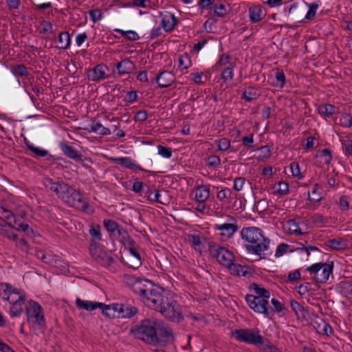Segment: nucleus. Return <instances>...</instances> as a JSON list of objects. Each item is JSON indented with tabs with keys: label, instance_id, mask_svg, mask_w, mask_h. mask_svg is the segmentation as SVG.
Instances as JSON below:
<instances>
[{
	"label": "nucleus",
	"instance_id": "obj_30",
	"mask_svg": "<svg viewBox=\"0 0 352 352\" xmlns=\"http://www.w3.org/2000/svg\"><path fill=\"white\" fill-rule=\"evenodd\" d=\"M116 68L118 74L123 76L131 73L135 68V65L131 60L124 59L117 63Z\"/></svg>",
	"mask_w": 352,
	"mask_h": 352
},
{
	"label": "nucleus",
	"instance_id": "obj_63",
	"mask_svg": "<svg viewBox=\"0 0 352 352\" xmlns=\"http://www.w3.org/2000/svg\"><path fill=\"white\" fill-rule=\"evenodd\" d=\"M289 250V245L285 243H282L278 245L276 248V251L275 253V256L278 257L283 256L284 254L291 252Z\"/></svg>",
	"mask_w": 352,
	"mask_h": 352
},
{
	"label": "nucleus",
	"instance_id": "obj_20",
	"mask_svg": "<svg viewBox=\"0 0 352 352\" xmlns=\"http://www.w3.org/2000/svg\"><path fill=\"white\" fill-rule=\"evenodd\" d=\"M76 305L78 309H84L88 311H92L96 309H100L103 314L104 309L107 308V305L104 303L85 300L79 298H77L76 300Z\"/></svg>",
	"mask_w": 352,
	"mask_h": 352
},
{
	"label": "nucleus",
	"instance_id": "obj_16",
	"mask_svg": "<svg viewBox=\"0 0 352 352\" xmlns=\"http://www.w3.org/2000/svg\"><path fill=\"white\" fill-rule=\"evenodd\" d=\"M109 69L107 65L100 63L88 69L86 75L89 80L100 82L109 78Z\"/></svg>",
	"mask_w": 352,
	"mask_h": 352
},
{
	"label": "nucleus",
	"instance_id": "obj_62",
	"mask_svg": "<svg viewBox=\"0 0 352 352\" xmlns=\"http://www.w3.org/2000/svg\"><path fill=\"white\" fill-rule=\"evenodd\" d=\"M289 167L291 173L294 177H298L299 179H301L302 177V176L301 175L298 163L293 162L290 164Z\"/></svg>",
	"mask_w": 352,
	"mask_h": 352
},
{
	"label": "nucleus",
	"instance_id": "obj_44",
	"mask_svg": "<svg viewBox=\"0 0 352 352\" xmlns=\"http://www.w3.org/2000/svg\"><path fill=\"white\" fill-rule=\"evenodd\" d=\"M275 78L276 80V83L272 85L274 87H278L283 89L286 82V77L283 70L277 69L275 74Z\"/></svg>",
	"mask_w": 352,
	"mask_h": 352
},
{
	"label": "nucleus",
	"instance_id": "obj_42",
	"mask_svg": "<svg viewBox=\"0 0 352 352\" xmlns=\"http://www.w3.org/2000/svg\"><path fill=\"white\" fill-rule=\"evenodd\" d=\"M227 268L232 274L245 276L247 274L246 267L245 266L235 263L234 261H232V264L228 265Z\"/></svg>",
	"mask_w": 352,
	"mask_h": 352
},
{
	"label": "nucleus",
	"instance_id": "obj_64",
	"mask_svg": "<svg viewBox=\"0 0 352 352\" xmlns=\"http://www.w3.org/2000/svg\"><path fill=\"white\" fill-rule=\"evenodd\" d=\"M231 195V190L228 188H225L217 192V197L219 200L223 201L227 198H230Z\"/></svg>",
	"mask_w": 352,
	"mask_h": 352
},
{
	"label": "nucleus",
	"instance_id": "obj_38",
	"mask_svg": "<svg viewBox=\"0 0 352 352\" xmlns=\"http://www.w3.org/2000/svg\"><path fill=\"white\" fill-rule=\"evenodd\" d=\"M260 96V93L257 88L254 87H248L245 89L242 99L245 100L246 102H250L252 100L257 99Z\"/></svg>",
	"mask_w": 352,
	"mask_h": 352
},
{
	"label": "nucleus",
	"instance_id": "obj_45",
	"mask_svg": "<svg viewBox=\"0 0 352 352\" xmlns=\"http://www.w3.org/2000/svg\"><path fill=\"white\" fill-rule=\"evenodd\" d=\"M228 8L223 3H216L212 7V15L217 17H223L228 13Z\"/></svg>",
	"mask_w": 352,
	"mask_h": 352
},
{
	"label": "nucleus",
	"instance_id": "obj_50",
	"mask_svg": "<svg viewBox=\"0 0 352 352\" xmlns=\"http://www.w3.org/2000/svg\"><path fill=\"white\" fill-rule=\"evenodd\" d=\"M26 146L36 156L38 157H45L47 155L48 152L47 150L39 147L35 146L32 144L26 143Z\"/></svg>",
	"mask_w": 352,
	"mask_h": 352
},
{
	"label": "nucleus",
	"instance_id": "obj_6",
	"mask_svg": "<svg viewBox=\"0 0 352 352\" xmlns=\"http://www.w3.org/2000/svg\"><path fill=\"white\" fill-rule=\"evenodd\" d=\"M130 333L135 338L153 346H163L173 341L172 331H130Z\"/></svg>",
	"mask_w": 352,
	"mask_h": 352
},
{
	"label": "nucleus",
	"instance_id": "obj_57",
	"mask_svg": "<svg viewBox=\"0 0 352 352\" xmlns=\"http://www.w3.org/2000/svg\"><path fill=\"white\" fill-rule=\"evenodd\" d=\"M342 292L349 298H352V283L351 281L342 282L340 284Z\"/></svg>",
	"mask_w": 352,
	"mask_h": 352
},
{
	"label": "nucleus",
	"instance_id": "obj_59",
	"mask_svg": "<svg viewBox=\"0 0 352 352\" xmlns=\"http://www.w3.org/2000/svg\"><path fill=\"white\" fill-rule=\"evenodd\" d=\"M89 17H90L91 20L94 23H96L98 21H100L103 17V14H102V12L100 11V10H99V9H95V10H90L89 12Z\"/></svg>",
	"mask_w": 352,
	"mask_h": 352
},
{
	"label": "nucleus",
	"instance_id": "obj_37",
	"mask_svg": "<svg viewBox=\"0 0 352 352\" xmlns=\"http://www.w3.org/2000/svg\"><path fill=\"white\" fill-rule=\"evenodd\" d=\"M322 188L318 184H315L311 191L308 192V199L310 201L318 203L322 199Z\"/></svg>",
	"mask_w": 352,
	"mask_h": 352
},
{
	"label": "nucleus",
	"instance_id": "obj_18",
	"mask_svg": "<svg viewBox=\"0 0 352 352\" xmlns=\"http://www.w3.org/2000/svg\"><path fill=\"white\" fill-rule=\"evenodd\" d=\"M137 330H166V328L161 320L148 317L140 322Z\"/></svg>",
	"mask_w": 352,
	"mask_h": 352
},
{
	"label": "nucleus",
	"instance_id": "obj_4",
	"mask_svg": "<svg viewBox=\"0 0 352 352\" xmlns=\"http://www.w3.org/2000/svg\"><path fill=\"white\" fill-rule=\"evenodd\" d=\"M1 295L3 300L10 303V315L11 317H18L23 312V305L25 301L24 292L12 287L9 283H3L0 285Z\"/></svg>",
	"mask_w": 352,
	"mask_h": 352
},
{
	"label": "nucleus",
	"instance_id": "obj_12",
	"mask_svg": "<svg viewBox=\"0 0 352 352\" xmlns=\"http://www.w3.org/2000/svg\"><path fill=\"white\" fill-rule=\"evenodd\" d=\"M213 229L218 232L217 234L222 241H226L237 232V221L234 218H230L223 223L214 224Z\"/></svg>",
	"mask_w": 352,
	"mask_h": 352
},
{
	"label": "nucleus",
	"instance_id": "obj_23",
	"mask_svg": "<svg viewBox=\"0 0 352 352\" xmlns=\"http://www.w3.org/2000/svg\"><path fill=\"white\" fill-rule=\"evenodd\" d=\"M126 264L131 268L137 269L141 264V256L134 247H130L126 250Z\"/></svg>",
	"mask_w": 352,
	"mask_h": 352
},
{
	"label": "nucleus",
	"instance_id": "obj_17",
	"mask_svg": "<svg viewBox=\"0 0 352 352\" xmlns=\"http://www.w3.org/2000/svg\"><path fill=\"white\" fill-rule=\"evenodd\" d=\"M159 17L160 25L166 32H171L178 23V19L175 14L168 11L160 12Z\"/></svg>",
	"mask_w": 352,
	"mask_h": 352
},
{
	"label": "nucleus",
	"instance_id": "obj_8",
	"mask_svg": "<svg viewBox=\"0 0 352 352\" xmlns=\"http://www.w3.org/2000/svg\"><path fill=\"white\" fill-rule=\"evenodd\" d=\"M138 313V309L129 304L113 303L107 305L104 314L108 317L131 318Z\"/></svg>",
	"mask_w": 352,
	"mask_h": 352
},
{
	"label": "nucleus",
	"instance_id": "obj_34",
	"mask_svg": "<svg viewBox=\"0 0 352 352\" xmlns=\"http://www.w3.org/2000/svg\"><path fill=\"white\" fill-rule=\"evenodd\" d=\"M327 246L334 250H343L347 248L348 242L342 238H335L328 241Z\"/></svg>",
	"mask_w": 352,
	"mask_h": 352
},
{
	"label": "nucleus",
	"instance_id": "obj_1",
	"mask_svg": "<svg viewBox=\"0 0 352 352\" xmlns=\"http://www.w3.org/2000/svg\"><path fill=\"white\" fill-rule=\"evenodd\" d=\"M44 184L69 206L80 209L83 212L89 211V203L83 199L78 190L71 186L62 182H54L50 178L45 179Z\"/></svg>",
	"mask_w": 352,
	"mask_h": 352
},
{
	"label": "nucleus",
	"instance_id": "obj_47",
	"mask_svg": "<svg viewBox=\"0 0 352 352\" xmlns=\"http://www.w3.org/2000/svg\"><path fill=\"white\" fill-rule=\"evenodd\" d=\"M92 241H99L102 239L101 228L99 225H92L89 230Z\"/></svg>",
	"mask_w": 352,
	"mask_h": 352
},
{
	"label": "nucleus",
	"instance_id": "obj_33",
	"mask_svg": "<svg viewBox=\"0 0 352 352\" xmlns=\"http://www.w3.org/2000/svg\"><path fill=\"white\" fill-rule=\"evenodd\" d=\"M17 218L11 210L3 207L0 208V219L3 220L9 226H16Z\"/></svg>",
	"mask_w": 352,
	"mask_h": 352
},
{
	"label": "nucleus",
	"instance_id": "obj_25",
	"mask_svg": "<svg viewBox=\"0 0 352 352\" xmlns=\"http://www.w3.org/2000/svg\"><path fill=\"white\" fill-rule=\"evenodd\" d=\"M55 43V47L58 50H66L69 49L72 45V38L69 33L67 31L59 32Z\"/></svg>",
	"mask_w": 352,
	"mask_h": 352
},
{
	"label": "nucleus",
	"instance_id": "obj_7",
	"mask_svg": "<svg viewBox=\"0 0 352 352\" xmlns=\"http://www.w3.org/2000/svg\"><path fill=\"white\" fill-rule=\"evenodd\" d=\"M334 263L332 261L327 262H318L313 263L305 268L310 277L319 283H327L331 277H333Z\"/></svg>",
	"mask_w": 352,
	"mask_h": 352
},
{
	"label": "nucleus",
	"instance_id": "obj_22",
	"mask_svg": "<svg viewBox=\"0 0 352 352\" xmlns=\"http://www.w3.org/2000/svg\"><path fill=\"white\" fill-rule=\"evenodd\" d=\"M196 202L206 201L210 197V188L209 185L197 184L192 192Z\"/></svg>",
	"mask_w": 352,
	"mask_h": 352
},
{
	"label": "nucleus",
	"instance_id": "obj_51",
	"mask_svg": "<svg viewBox=\"0 0 352 352\" xmlns=\"http://www.w3.org/2000/svg\"><path fill=\"white\" fill-rule=\"evenodd\" d=\"M274 192L280 195H285L289 192V184L287 182H279L274 186Z\"/></svg>",
	"mask_w": 352,
	"mask_h": 352
},
{
	"label": "nucleus",
	"instance_id": "obj_28",
	"mask_svg": "<svg viewBox=\"0 0 352 352\" xmlns=\"http://www.w3.org/2000/svg\"><path fill=\"white\" fill-rule=\"evenodd\" d=\"M60 148L63 154L70 159L77 160H80L81 157L80 153L65 142H61L60 143Z\"/></svg>",
	"mask_w": 352,
	"mask_h": 352
},
{
	"label": "nucleus",
	"instance_id": "obj_43",
	"mask_svg": "<svg viewBox=\"0 0 352 352\" xmlns=\"http://www.w3.org/2000/svg\"><path fill=\"white\" fill-rule=\"evenodd\" d=\"M189 77L190 80L197 85H203L206 80V76H204V73L203 72H199L197 69H194V71L190 73Z\"/></svg>",
	"mask_w": 352,
	"mask_h": 352
},
{
	"label": "nucleus",
	"instance_id": "obj_29",
	"mask_svg": "<svg viewBox=\"0 0 352 352\" xmlns=\"http://www.w3.org/2000/svg\"><path fill=\"white\" fill-rule=\"evenodd\" d=\"M9 70L16 78H17L19 85H21V81L19 79V77H27L30 73V69L23 64L12 65L10 67Z\"/></svg>",
	"mask_w": 352,
	"mask_h": 352
},
{
	"label": "nucleus",
	"instance_id": "obj_55",
	"mask_svg": "<svg viewBox=\"0 0 352 352\" xmlns=\"http://www.w3.org/2000/svg\"><path fill=\"white\" fill-rule=\"evenodd\" d=\"M214 144L220 151H226L230 147V141L226 138L215 140Z\"/></svg>",
	"mask_w": 352,
	"mask_h": 352
},
{
	"label": "nucleus",
	"instance_id": "obj_14",
	"mask_svg": "<svg viewBox=\"0 0 352 352\" xmlns=\"http://www.w3.org/2000/svg\"><path fill=\"white\" fill-rule=\"evenodd\" d=\"M128 284L131 286L133 292L139 296L140 300L151 289L153 288V284L151 281L135 276L128 278Z\"/></svg>",
	"mask_w": 352,
	"mask_h": 352
},
{
	"label": "nucleus",
	"instance_id": "obj_39",
	"mask_svg": "<svg viewBox=\"0 0 352 352\" xmlns=\"http://www.w3.org/2000/svg\"><path fill=\"white\" fill-rule=\"evenodd\" d=\"M290 305L298 318L304 319L308 316L307 311L298 302L291 300Z\"/></svg>",
	"mask_w": 352,
	"mask_h": 352
},
{
	"label": "nucleus",
	"instance_id": "obj_36",
	"mask_svg": "<svg viewBox=\"0 0 352 352\" xmlns=\"http://www.w3.org/2000/svg\"><path fill=\"white\" fill-rule=\"evenodd\" d=\"M230 60H231V58L229 55H228V54L221 55L219 60L212 67V69L214 72H219L221 69H223L226 67L230 66Z\"/></svg>",
	"mask_w": 352,
	"mask_h": 352
},
{
	"label": "nucleus",
	"instance_id": "obj_27",
	"mask_svg": "<svg viewBox=\"0 0 352 352\" xmlns=\"http://www.w3.org/2000/svg\"><path fill=\"white\" fill-rule=\"evenodd\" d=\"M248 15L252 23L261 21L266 15V12L260 5H254L249 8Z\"/></svg>",
	"mask_w": 352,
	"mask_h": 352
},
{
	"label": "nucleus",
	"instance_id": "obj_41",
	"mask_svg": "<svg viewBox=\"0 0 352 352\" xmlns=\"http://www.w3.org/2000/svg\"><path fill=\"white\" fill-rule=\"evenodd\" d=\"M192 65L191 57L187 54L184 53L178 58V67L180 70L187 69Z\"/></svg>",
	"mask_w": 352,
	"mask_h": 352
},
{
	"label": "nucleus",
	"instance_id": "obj_19",
	"mask_svg": "<svg viewBox=\"0 0 352 352\" xmlns=\"http://www.w3.org/2000/svg\"><path fill=\"white\" fill-rule=\"evenodd\" d=\"M214 251V256L221 265L227 267L234 261L233 254L226 248L218 247Z\"/></svg>",
	"mask_w": 352,
	"mask_h": 352
},
{
	"label": "nucleus",
	"instance_id": "obj_3",
	"mask_svg": "<svg viewBox=\"0 0 352 352\" xmlns=\"http://www.w3.org/2000/svg\"><path fill=\"white\" fill-rule=\"evenodd\" d=\"M249 289L253 294H248L245 296L248 305L254 311L269 317L270 315L269 305L270 291L256 283L250 284Z\"/></svg>",
	"mask_w": 352,
	"mask_h": 352
},
{
	"label": "nucleus",
	"instance_id": "obj_54",
	"mask_svg": "<svg viewBox=\"0 0 352 352\" xmlns=\"http://www.w3.org/2000/svg\"><path fill=\"white\" fill-rule=\"evenodd\" d=\"M311 325L314 329H319V330H331L329 324H327L321 318H317L312 322Z\"/></svg>",
	"mask_w": 352,
	"mask_h": 352
},
{
	"label": "nucleus",
	"instance_id": "obj_49",
	"mask_svg": "<svg viewBox=\"0 0 352 352\" xmlns=\"http://www.w3.org/2000/svg\"><path fill=\"white\" fill-rule=\"evenodd\" d=\"M39 33L41 34H47V33H53L54 32V27L51 22L43 20L40 22V25L38 28Z\"/></svg>",
	"mask_w": 352,
	"mask_h": 352
},
{
	"label": "nucleus",
	"instance_id": "obj_46",
	"mask_svg": "<svg viewBox=\"0 0 352 352\" xmlns=\"http://www.w3.org/2000/svg\"><path fill=\"white\" fill-rule=\"evenodd\" d=\"M306 6L309 8L307 12L305 14V20H311L314 18L316 14V11L320 4L317 3H309L305 2Z\"/></svg>",
	"mask_w": 352,
	"mask_h": 352
},
{
	"label": "nucleus",
	"instance_id": "obj_2",
	"mask_svg": "<svg viewBox=\"0 0 352 352\" xmlns=\"http://www.w3.org/2000/svg\"><path fill=\"white\" fill-rule=\"evenodd\" d=\"M246 250L252 254L261 255L269 249L270 241L263 232L256 227L243 228L241 231Z\"/></svg>",
	"mask_w": 352,
	"mask_h": 352
},
{
	"label": "nucleus",
	"instance_id": "obj_48",
	"mask_svg": "<svg viewBox=\"0 0 352 352\" xmlns=\"http://www.w3.org/2000/svg\"><path fill=\"white\" fill-rule=\"evenodd\" d=\"M338 124L344 128L352 127V116L347 113H342L339 118Z\"/></svg>",
	"mask_w": 352,
	"mask_h": 352
},
{
	"label": "nucleus",
	"instance_id": "obj_40",
	"mask_svg": "<svg viewBox=\"0 0 352 352\" xmlns=\"http://www.w3.org/2000/svg\"><path fill=\"white\" fill-rule=\"evenodd\" d=\"M336 107L331 104H324L318 105L317 107L318 113L322 117H330L335 113Z\"/></svg>",
	"mask_w": 352,
	"mask_h": 352
},
{
	"label": "nucleus",
	"instance_id": "obj_31",
	"mask_svg": "<svg viewBox=\"0 0 352 352\" xmlns=\"http://www.w3.org/2000/svg\"><path fill=\"white\" fill-rule=\"evenodd\" d=\"M148 198L151 201H154L164 205H166L168 201L166 191H160L158 190L150 191L148 192Z\"/></svg>",
	"mask_w": 352,
	"mask_h": 352
},
{
	"label": "nucleus",
	"instance_id": "obj_21",
	"mask_svg": "<svg viewBox=\"0 0 352 352\" xmlns=\"http://www.w3.org/2000/svg\"><path fill=\"white\" fill-rule=\"evenodd\" d=\"M155 80L160 88H166L174 82L175 76L172 72L164 70L159 72Z\"/></svg>",
	"mask_w": 352,
	"mask_h": 352
},
{
	"label": "nucleus",
	"instance_id": "obj_32",
	"mask_svg": "<svg viewBox=\"0 0 352 352\" xmlns=\"http://www.w3.org/2000/svg\"><path fill=\"white\" fill-rule=\"evenodd\" d=\"M188 241L191 243L195 250L199 252H201L204 248V242L205 237L199 234H192L188 236Z\"/></svg>",
	"mask_w": 352,
	"mask_h": 352
},
{
	"label": "nucleus",
	"instance_id": "obj_5",
	"mask_svg": "<svg viewBox=\"0 0 352 352\" xmlns=\"http://www.w3.org/2000/svg\"><path fill=\"white\" fill-rule=\"evenodd\" d=\"M230 337L249 344H262L263 352H280L275 345L259 335V331H231Z\"/></svg>",
	"mask_w": 352,
	"mask_h": 352
},
{
	"label": "nucleus",
	"instance_id": "obj_52",
	"mask_svg": "<svg viewBox=\"0 0 352 352\" xmlns=\"http://www.w3.org/2000/svg\"><path fill=\"white\" fill-rule=\"evenodd\" d=\"M234 75V67L229 66L222 69L221 79L223 82H226L233 79Z\"/></svg>",
	"mask_w": 352,
	"mask_h": 352
},
{
	"label": "nucleus",
	"instance_id": "obj_26",
	"mask_svg": "<svg viewBox=\"0 0 352 352\" xmlns=\"http://www.w3.org/2000/svg\"><path fill=\"white\" fill-rule=\"evenodd\" d=\"M111 160L117 164H119L124 168L132 170H144L138 164L135 162V161L133 160L129 157H113L111 158Z\"/></svg>",
	"mask_w": 352,
	"mask_h": 352
},
{
	"label": "nucleus",
	"instance_id": "obj_60",
	"mask_svg": "<svg viewBox=\"0 0 352 352\" xmlns=\"http://www.w3.org/2000/svg\"><path fill=\"white\" fill-rule=\"evenodd\" d=\"M242 144L244 146H245L248 148H252L254 147V134L250 133L248 136L243 137L241 138Z\"/></svg>",
	"mask_w": 352,
	"mask_h": 352
},
{
	"label": "nucleus",
	"instance_id": "obj_61",
	"mask_svg": "<svg viewBox=\"0 0 352 352\" xmlns=\"http://www.w3.org/2000/svg\"><path fill=\"white\" fill-rule=\"evenodd\" d=\"M338 206L339 208L343 212L347 211L349 209V202L346 195H342L340 197Z\"/></svg>",
	"mask_w": 352,
	"mask_h": 352
},
{
	"label": "nucleus",
	"instance_id": "obj_53",
	"mask_svg": "<svg viewBox=\"0 0 352 352\" xmlns=\"http://www.w3.org/2000/svg\"><path fill=\"white\" fill-rule=\"evenodd\" d=\"M129 6L131 8H141L148 10L152 8L150 0H133Z\"/></svg>",
	"mask_w": 352,
	"mask_h": 352
},
{
	"label": "nucleus",
	"instance_id": "obj_9",
	"mask_svg": "<svg viewBox=\"0 0 352 352\" xmlns=\"http://www.w3.org/2000/svg\"><path fill=\"white\" fill-rule=\"evenodd\" d=\"M28 322L33 328H41L45 324L43 310L39 303L30 300L25 307Z\"/></svg>",
	"mask_w": 352,
	"mask_h": 352
},
{
	"label": "nucleus",
	"instance_id": "obj_15",
	"mask_svg": "<svg viewBox=\"0 0 352 352\" xmlns=\"http://www.w3.org/2000/svg\"><path fill=\"white\" fill-rule=\"evenodd\" d=\"M283 228L291 234L301 235L307 232L309 229L307 221L303 219H293L285 221Z\"/></svg>",
	"mask_w": 352,
	"mask_h": 352
},
{
	"label": "nucleus",
	"instance_id": "obj_56",
	"mask_svg": "<svg viewBox=\"0 0 352 352\" xmlns=\"http://www.w3.org/2000/svg\"><path fill=\"white\" fill-rule=\"evenodd\" d=\"M157 153L164 158L169 159L172 157L173 149L170 147H165L162 145H157Z\"/></svg>",
	"mask_w": 352,
	"mask_h": 352
},
{
	"label": "nucleus",
	"instance_id": "obj_24",
	"mask_svg": "<svg viewBox=\"0 0 352 352\" xmlns=\"http://www.w3.org/2000/svg\"><path fill=\"white\" fill-rule=\"evenodd\" d=\"M35 256L43 263L55 266L58 261V256L50 250H38L35 251Z\"/></svg>",
	"mask_w": 352,
	"mask_h": 352
},
{
	"label": "nucleus",
	"instance_id": "obj_13",
	"mask_svg": "<svg viewBox=\"0 0 352 352\" xmlns=\"http://www.w3.org/2000/svg\"><path fill=\"white\" fill-rule=\"evenodd\" d=\"M89 253L91 257L102 266L107 267L113 261V258L108 252L98 245L96 241H91L89 245Z\"/></svg>",
	"mask_w": 352,
	"mask_h": 352
},
{
	"label": "nucleus",
	"instance_id": "obj_10",
	"mask_svg": "<svg viewBox=\"0 0 352 352\" xmlns=\"http://www.w3.org/2000/svg\"><path fill=\"white\" fill-rule=\"evenodd\" d=\"M157 311L160 312L168 320L174 322H179L184 318L182 307L175 300L168 298Z\"/></svg>",
	"mask_w": 352,
	"mask_h": 352
},
{
	"label": "nucleus",
	"instance_id": "obj_11",
	"mask_svg": "<svg viewBox=\"0 0 352 352\" xmlns=\"http://www.w3.org/2000/svg\"><path fill=\"white\" fill-rule=\"evenodd\" d=\"M166 298L164 295V291L162 288L153 285V288L151 289L141 300L148 307L158 311L162 307V305L164 303Z\"/></svg>",
	"mask_w": 352,
	"mask_h": 352
},
{
	"label": "nucleus",
	"instance_id": "obj_35",
	"mask_svg": "<svg viewBox=\"0 0 352 352\" xmlns=\"http://www.w3.org/2000/svg\"><path fill=\"white\" fill-rule=\"evenodd\" d=\"M89 133H95L102 136L109 135L111 133V130L103 126L100 121L93 122L91 126V129L88 130Z\"/></svg>",
	"mask_w": 352,
	"mask_h": 352
},
{
	"label": "nucleus",
	"instance_id": "obj_58",
	"mask_svg": "<svg viewBox=\"0 0 352 352\" xmlns=\"http://www.w3.org/2000/svg\"><path fill=\"white\" fill-rule=\"evenodd\" d=\"M103 224L107 231L112 233L115 232L119 228L118 224L116 221L110 219H104L103 221Z\"/></svg>",
	"mask_w": 352,
	"mask_h": 352
}]
</instances>
